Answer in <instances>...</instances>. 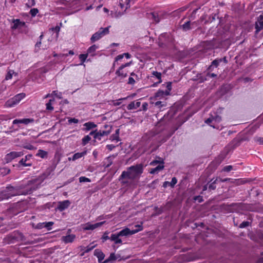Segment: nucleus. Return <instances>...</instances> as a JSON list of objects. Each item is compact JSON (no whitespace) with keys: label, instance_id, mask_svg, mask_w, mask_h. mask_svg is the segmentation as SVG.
I'll return each mask as SVG.
<instances>
[{"label":"nucleus","instance_id":"nucleus-39","mask_svg":"<svg viewBox=\"0 0 263 263\" xmlns=\"http://www.w3.org/2000/svg\"><path fill=\"white\" fill-rule=\"evenodd\" d=\"M165 95V91H163L162 90H159L156 93L155 97L157 98H161L164 97Z\"/></svg>","mask_w":263,"mask_h":263},{"label":"nucleus","instance_id":"nucleus-6","mask_svg":"<svg viewBox=\"0 0 263 263\" xmlns=\"http://www.w3.org/2000/svg\"><path fill=\"white\" fill-rule=\"evenodd\" d=\"M24 155L22 152H11L6 154L4 158L6 163H8L14 159L22 156Z\"/></svg>","mask_w":263,"mask_h":263},{"label":"nucleus","instance_id":"nucleus-4","mask_svg":"<svg viewBox=\"0 0 263 263\" xmlns=\"http://www.w3.org/2000/svg\"><path fill=\"white\" fill-rule=\"evenodd\" d=\"M110 26L105 28H101L98 31L94 33L90 38L92 43L98 41L103 36L109 33V28Z\"/></svg>","mask_w":263,"mask_h":263},{"label":"nucleus","instance_id":"nucleus-54","mask_svg":"<svg viewBox=\"0 0 263 263\" xmlns=\"http://www.w3.org/2000/svg\"><path fill=\"white\" fill-rule=\"evenodd\" d=\"M135 82H136V81H135V79L132 77H130L128 78L127 84H129V85H133L135 84Z\"/></svg>","mask_w":263,"mask_h":263},{"label":"nucleus","instance_id":"nucleus-56","mask_svg":"<svg viewBox=\"0 0 263 263\" xmlns=\"http://www.w3.org/2000/svg\"><path fill=\"white\" fill-rule=\"evenodd\" d=\"M155 106H158L159 108L165 106V103H163L161 101H157L155 103Z\"/></svg>","mask_w":263,"mask_h":263},{"label":"nucleus","instance_id":"nucleus-62","mask_svg":"<svg viewBox=\"0 0 263 263\" xmlns=\"http://www.w3.org/2000/svg\"><path fill=\"white\" fill-rule=\"evenodd\" d=\"M140 231V229H134V230H130L129 229V235H133V234H135L139 232Z\"/></svg>","mask_w":263,"mask_h":263},{"label":"nucleus","instance_id":"nucleus-40","mask_svg":"<svg viewBox=\"0 0 263 263\" xmlns=\"http://www.w3.org/2000/svg\"><path fill=\"white\" fill-rule=\"evenodd\" d=\"M98 48V46L96 45H93L88 48L87 50V52L88 53H94L96 49Z\"/></svg>","mask_w":263,"mask_h":263},{"label":"nucleus","instance_id":"nucleus-14","mask_svg":"<svg viewBox=\"0 0 263 263\" xmlns=\"http://www.w3.org/2000/svg\"><path fill=\"white\" fill-rule=\"evenodd\" d=\"M105 223V221L96 223L95 224H91L88 222L85 224V226L84 228V229L85 230H93L99 227H101Z\"/></svg>","mask_w":263,"mask_h":263},{"label":"nucleus","instance_id":"nucleus-51","mask_svg":"<svg viewBox=\"0 0 263 263\" xmlns=\"http://www.w3.org/2000/svg\"><path fill=\"white\" fill-rule=\"evenodd\" d=\"M194 200L201 203L203 201V197L200 195L196 196L194 197Z\"/></svg>","mask_w":263,"mask_h":263},{"label":"nucleus","instance_id":"nucleus-47","mask_svg":"<svg viewBox=\"0 0 263 263\" xmlns=\"http://www.w3.org/2000/svg\"><path fill=\"white\" fill-rule=\"evenodd\" d=\"M80 182H90V179L84 176H82L79 178Z\"/></svg>","mask_w":263,"mask_h":263},{"label":"nucleus","instance_id":"nucleus-25","mask_svg":"<svg viewBox=\"0 0 263 263\" xmlns=\"http://www.w3.org/2000/svg\"><path fill=\"white\" fill-rule=\"evenodd\" d=\"M86 154H87L86 151H84L81 153H77L73 155L71 160L72 161H75L78 159H80V158L84 157V156H85L86 155ZM68 159L69 160H71L70 158H69Z\"/></svg>","mask_w":263,"mask_h":263},{"label":"nucleus","instance_id":"nucleus-49","mask_svg":"<svg viewBox=\"0 0 263 263\" xmlns=\"http://www.w3.org/2000/svg\"><path fill=\"white\" fill-rule=\"evenodd\" d=\"M87 57V54H81L79 55V59L81 62L83 63L86 61Z\"/></svg>","mask_w":263,"mask_h":263},{"label":"nucleus","instance_id":"nucleus-58","mask_svg":"<svg viewBox=\"0 0 263 263\" xmlns=\"http://www.w3.org/2000/svg\"><path fill=\"white\" fill-rule=\"evenodd\" d=\"M44 224H45L44 222H40L37 224V225L36 226V228L37 229H42L43 228H45Z\"/></svg>","mask_w":263,"mask_h":263},{"label":"nucleus","instance_id":"nucleus-36","mask_svg":"<svg viewBox=\"0 0 263 263\" xmlns=\"http://www.w3.org/2000/svg\"><path fill=\"white\" fill-rule=\"evenodd\" d=\"M128 179H128V177H125L124 178H122L121 177V175L120 176L119 178V181H120L122 185H127V184H129V181L128 180Z\"/></svg>","mask_w":263,"mask_h":263},{"label":"nucleus","instance_id":"nucleus-22","mask_svg":"<svg viewBox=\"0 0 263 263\" xmlns=\"http://www.w3.org/2000/svg\"><path fill=\"white\" fill-rule=\"evenodd\" d=\"M141 105V102L140 101H133L130 102L127 106V109L128 110H133L138 108L140 107Z\"/></svg>","mask_w":263,"mask_h":263},{"label":"nucleus","instance_id":"nucleus-17","mask_svg":"<svg viewBox=\"0 0 263 263\" xmlns=\"http://www.w3.org/2000/svg\"><path fill=\"white\" fill-rule=\"evenodd\" d=\"M194 25H197L196 22H194L191 23L190 21H187L181 26V28L184 31H186L192 29L193 28L192 26H193Z\"/></svg>","mask_w":263,"mask_h":263},{"label":"nucleus","instance_id":"nucleus-3","mask_svg":"<svg viewBox=\"0 0 263 263\" xmlns=\"http://www.w3.org/2000/svg\"><path fill=\"white\" fill-rule=\"evenodd\" d=\"M104 128L108 129L106 130H100L99 131H98L97 130H93L90 133L89 135L93 136V138L95 139L101 140L102 137L107 136L110 133L112 126L109 125L105 124L104 126Z\"/></svg>","mask_w":263,"mask_h":263},{"label":"nucleus","instance_id":"nucleus-63","mask_svg":"<svg viewBox=\"0 0 263 263\" xmlns=\"http://www.w3.org/2000/svg\"><path fill=\"white\" fill-rule=\"evenodd\" d=\"M255 141L259 144H263V137H257L255 139Z\"/></svg>","mask_w":263,"mask_h":263},{"label":"nucleus","instance_id":"nucleus-34","mask_svg":"<svg viewBox=\"0 0 263 263\" xmlns=\"http://www.w3.org/2000/svg\"><path fill=\"white\" fill-rule=\"evenodd\" d=\"M10 173V170L7 167H0V173L3 176H5Z\"/></svg>","mask_w":263,"mask_h":263},{"label":"nucleus","instance_id":"nucleus-43","mask_svg":"<svg viewBox=\"0 0 263 263\" xmlns=\"http://www.w3.org/2000/svg\"><path fill=\"white\" fill-rule=\"evenodd\" d=\"M127 99V97L123 98H120L118 100H114L112 101V104L114 106H119L121 104V101L122 100H125Z\"/></svg>","mask_w":263,"mask_h":263},{"label":"nucleus","instance_id":"nucleus-57","mask_svg":"<svg viewBox=\"0 0 263 263\" xmlns=\"http://www.w3.org/2000/svg\"><path fill=\"white\" fill-rule=\"evenodd\" d=\"M155 210L157 212L158 215L161 214L163 212V210L162 208H158L157 206L155 207Z\"/></svg>","mask_w":263,"mask_h":263},{"label":"nucleus","instance_id":"nucleus-37","mask_svg":"<svg viewBox=\"0 0 263 263\" xmlns=\"http://www.w3.org/2000/svg\"><path fill=\"white\" fill-rule=\"evenodd\" d=\"M166 90H165V95L168 96L170 94V91L172 90V82H168L166 83Z\"/></svg>","mask_w":263,"mask_h":263},{"label":"nucleus","instance_id":"nucleus-7","mask_svg":"<svg viewBox=\"0 0 263 263\" xmlns=\"http://www.w3.org/2000/svg\"><path fill=\"white\" fill-rule=\"evenodd\" d=\"M25 96V93H21L15 96L11 100L7 101V104L10 106H12L17 103H18Z\"/></svg>","mask_w":263,"mask_h":263},{"label":"nucleus","instance_id":"nucleus-5","mask_svg":"<svg viewBox=\"0 0 263 263\" xmlns=\"http://www.w3.org/2000/svg\"><path fill=\"white\" fill-rule=\"evenodd\" d=\"M217 114V112L215 113V115L214 116L211 114L210 117L205 120V123L213 128L219 129V126L212 123L213 121L215 123H219L222 120L221 117L218 115Z\"/></svg>","mask_w":263,"mask_h":263},{"label":"nucleus","instance_id":"nucleus-27","mask_svg":"<svg viewBox=\"0 0 263 263\" xmlns=\"http://www.w3.org/2000/svg\"><path fill=\"white\" fill-rule=\"evenodd\" d=\"M152 74L153 76L155 77L158 80V82H156L153 84V86H156L158 84L162 82L161 80V73L159 72L154 71L152 72Z\"/></svg>","mask_w":263,"mask_h":263},{"label":"nucleus","instance_id":"nucleus-45","mask_svg":"<svg viewBox=\"0 0 263 263\" xmlns=\"http://www.w3.org/2000/svg\"><path fill=\"white\" fill-rule=\"evenodd\" d=\"M35 4V0H28L26 4V6L28 8H31L32 6H34Z\"/></svg>","mask_w":263,"mask_h":263},{"label":"nucleus","instance_id":"nucleus-60","mask_svg":"<svg viewBox=\"0 0 263 263\" xmlns=\"http://www.w3.org/2000/svg\"><path fill=\"white\" fill-rule=\"evenodd\" d=\"M198 10V8L194 9L192 12L191 15L190 16V18H194Z\"/></svg>","mask_w":263,"mask_h":263},{"label":"nucleus","instance_id":"nucleus-11","mask_svg":"<svg viewBox=\"0 0 263 263\" xmlns=\"http://www.w3.org/2000/svg\"><path fill=\"white\" fill-rule=\"evenodd\" d=\"M255 28L256 29V34L258 33L263 29V17L261 15L257 18V20L255 23Z\"/></svg>","mask_w":263,"mask_h":263},{"label":"nucleus","instance_id":"nucleus-30","mask_svg":"<svg viewBox=\"0 0 263 263\" xmlns=\"http://www.w3.org/2000/svg\"><path fill=\"white\" fill-rule=\"evenodd\" d=\"M222 61V59H216L212 62V64L209 66V69L212 70V67L213 66L215 67H217L219 64Z\"/></svg>","mask_w":263,"mask_h":263},{"label":"nucleus","instance_id":"nucleus-41","mask_svg":"<svg viewBox=\"0 0 263 263\" xmlns=\"http://www.w3.org/2000/svg\"><path fill=\"white\" fill-rule=\"evenodd\" d=\"M45 228H46L47 230H51V227L53 225L54 222L52 221L44 222Z\"/></svg>","mask_w":263,"mask_h":263},{"label":"nucleus","instance_id":"nucleus-18","mask_svg":"<svg viewBox=\"0 0 263 263\" xmlns=\"http://www.w3.org/2000/svg\"><path fill=\"white\" fill-rule=\"evenodd\" d=\"M164 168V161L161 162V164H159L155 168H151L149 173L151 174H155L158 173L160 171L162 170Z\"/></svg>","mask_w":263,"mask_h":263},{"label":"nucleus","instance_id":"nucleus-46","mask_svg":"<svg viewBox=\"0 0 263 263\" xmlns=\"http://www.w3.org/2000/svg\"><path fill=\"white\" fill-rule=\"evenodd\" d=\"M39 12L37 8H32L30 10V14L32 17H34Z\"/></svg>","mask_w":263,"mask_h":263},{"label":"nucleus","instance_id":"nucleus-32","mask_svg":"<svg viewBox=\"0 0 263 263\" xmlns=\"http://www.w3.org/2000/svg\"><path fill=\"white\" fill-rule=\"evenodd\" d=\"M47 155H48V153L46 151H45L42 149H39L37 151V153L36 155L38 157L42 158H45L47 157Z\"/></svg>","mask_w":263,"mask_h":263},{"label":"nucleus","instance_id":"nucleus-20","mask_svg":"<svg viewBox=\"0 0 263 263\" xmlns=\"http://www.w3.org/2000/svg\"><path fill=\"white\" fill-rule=\"evenodd\" d=\"M177 183V179L176 177H173L171 182L164 181L163 184V187L164 188L170 186L172 188H174L176 184Z\"/></svg>","mask_w":263,"mask_h":263},{"label":"nucleus","instance_id":"nucleus-38","mask_svg":"<svg viewBox=\"0 0 263 263\" xmlns=\"http://www.w3.org/2000/svg\"><path fill=\"white\" fill-rule=\"evenodd\" d=\"M91 140V138L89 135L84 136L82 139V144L83 146L86 145Z\"/></svg>","mask_w":263,"mask_h":263},{"label":"nucleus","instance_id":"nucleus-61","mask_svg":"<svg viewBox=\"0 0 263 263\" xmlns=\"http://www.w3.org/2000/svg\"><path fill=\"white\" fill-rule=\"evenodd\" d=\"M107 161L108 162V163L105 166L106 168L109 167L112 163L111 157H107Z\"/></svg>","mask_w":263,"mask_h":263},{"label":"nucleus","instance_id":"nucleus-52","mask_svg":"<svg viewBox=\"0 0 263 263\" xmlns=\"http://www.w3.org/2000/svg\"><path fill=\"white\" fill-rule=\"evenodd\" d=\"M108 232H105L103 236H102V238L101 239H102L103 241H105L109 239H110V238L108 237Z\"/></svg>","mask_w":263,"mask_h":263},{"label":"nucleus","instance_id":"nucleus-15","mask_svg":"<svg viewBox=\"0 0 263 263\" xmlns=\"http://www.w3.org/2000/svg\"><path fill=\"white\" fill-rule=\"evenodd\" d=\"M34 122L33 119L24 118L22 119H15L13 121V124H24L27 125Z\"/></svg>","mask_w":263,"mask_h":263},{"label":"nucleus","instance_id":"nucleus-33","mask_svg":"<svg viewBox=\"0 0 263 263\" xmlns=\"http://www.w3.org/2000/svg\"><path fill=\"white\" fill-rule=\"evenodd\" d=\"M54 102V99H50L49 102L46 104V109L50 111H52L53 110V107L52 106V103Z\"/></svg>","mask_w":263,"mask_h":263},{"label":"nucleus","instance_id":"nucleus-16","mask_svg":"<svg viewBox=\"0 0 263 263\" xmlns=\"http://www.w3.org/2000/svg\"><path fill=\"white\" fill-rule=\"evenodd\" d=\"M94 255L96 256L98 259V262L99 263H102L103 260L104 259L105 254L100 249H96L94 251Z\"/></svg>","mask_w":263,"mask_h":263},{"label":"nucleus","instance_id":"nucleus-2","mask_svg":"<svg viewBox=\"0 0 263 263\" xmlns=\"http://www.w3.org/2000/svg\"><path fill=\"white\" fill-rule=\"evenodd\" d=\"M28 192L21 191L17 186H13L11 185L7 186L6 190L2 193L3 199H8L12 197L20 195H26Z\"/></svg>","mask_w":263,"mask_h":263},{"label":"nucleus","instance_id":"nucleus-48","mask_svg":"<svg viewBox=\"0 0 263 263\" xmlns=\"http://www.w3.org/2000/svg\"><path fill=\"white\" fill-rule=\"evenodd\" d=\"M124 58V55H123V54H119L118 55H117L116 58H115V60L113 63V65H112V67H114L115 66V64H116V62H117V61H120L121 60H122L123 58Z\"/></svg>","mask_w":263,"mask_h":263},{"label":"nucleus","instance_id":"nucleus-55","mask_svg":"<svg viewBox=\"0 0 263 263\" xmlns=\"http://www.w3.org/2000/svg\"><path fill=\"white\" fill-rule=\"evenodd\" d=\"M233 169V166L232 165H227L223 167L222 171L224 172H229L231 171Z\"/></svg>","mask_w":263,"mask_h":263},{"label":"nucleus","instance_id":"nucleus-9","mask_svg":"<svg viewBox=\"0 0 263 263\" xmlns=\"http://www.w3.org/2000/svg\"><path fill=\"white\" fill-rule=\"evenodd\" d=\"M12 23H13V25L11 26V29L13 30L27 27L26 23L25 22L21 21L20 19H13L12 20Z\"/></svg>","mask_w":263,"mask_h":263},{"label":"nucleus","instance_id":"nucleus-24","mask_svg":"<svg viewBox=\"0 0 263 263\" xmlns=\"http://www.w3.org/2000/svg\"><path fill=\"white\" fill-rule=\"evenodd\" d=\"M120 237L118 233L112 234L110 239L111 241H114L115 244H120L122 243L121 239L119 238Z\"/></svg>","mask_w":263,"mask_h":263},{"label":"nucleus","instance_id":"nucleus-10","mask_svg":"<svg viewBox=\"0 0 263 263\" xmlns=\"http://www.w3.org/2000/svg\"><path fill=\"white\" fill-rule=\"evenodd\" d=\"M70 202L68 200H65L58 202L57 209L60 212L64 211L67 209L70 205Z\"/></svg>","mask_w":263,"mask_h":263},{"label":"nucleus","instance_id":"nucleus-21","mask_svg":"<svg viewBox=\"0 0 263 263\" xmlns=\"http://www.w3.org/2000/svg\"><path fill=\"white\" fill-rule=\"evenodd\" d=\"M116 74L121 78H124L127 76V71L119 67L118 69L116 71Z\"/></svg>","mask_w":263,"mask_h":263},{"label":"nucleus","instance_id":"nucleus-53","mask_svg":"<svg viewBox=\"0 0 263 263\" xmlns=\"http://www.w3.org/2000/svg\"><path fill=\"white\" fill-rule=\"evenodd\" d=\"M250 224V222L249 221H243L242 222L239 226L240 228H244L247 227Z\"/></svg>","mask_w":263,"mask_h":263},{"label":"nucleus","instance_id":"nucleus-50","mask_svg":"<svg viewBox=\"0 0 263 263\" xmlns=\"http://www.w3.org/2000/svg\"><path fill=\"white\" fill-rule=\"evenodd\" d=\"M162 161H164L163 160H153L152 162H151L149 164L152 166H155L158 164V165L159 164H161Z\"/></svg>","mask_w":263,"mask_h":263},{"label":"nucleus","instance_id":"nucleus-12","mask_svg":"<svg viewBox=\"0 0 263 263\" xmlns=\"http://www.w3.org/2000/svg\"><path fill=\"white\" fill-rule=\"evenodd\" d=\"M213 179H212L211 180L210 182H211L209 186H208V189L209 190L211 191V190H214L216 189V183H217V182L219 180L220 182H226V181H227L228 180H229V178H225L224 179H222L220 178H217L215 180H214V181H213Z\"/></svg>","mask_w":263,"mask_h":263},{"label":"nucleus","instance_id":"nucleus-44","mask_svg":"<svg viewBox=\"0 0 263 263\" xmlns=\"http://www.w3.org/2000/svg\"><path fill=\"white\" fill-rule=\"evenodd\" d=\"M51 95L52 96L57 97L59 99H61L62 98V92H59L57 90H54L52 92Z\"/></svg>","mask_w":263,"mask_h":263},{"label":"nucleus","instance_id":"nucleus-19","mask_svg":"<svg viewBox=\"0 0 263 263\" xmlns=\"http://www.w3.org/2000/svg\"><path fill=\"white\" fill-rule=\"evenodd\" d=\"M76 238V235L74 234H70L67 235L65 236H63L62 238V240L63 241H64L65 243H70L73 241Z\"/></svg>","mask_w":263,"mask_h":263},{"label":"nucleus","instance_id":"nucleus-35","mask_svg":"<svg viewBox=\"0 0 263 263\" xmlns=\"http://www.w3.org/2000/svg\"><path fill=\"white\" fill-rule=\"evenodd\" d=\"M116 259V257L114 253H112L110 254L109 257L103 261L102 263H108L111 261L115 260Z\"/></svg>","mask_w":263,"mask_h":263},{"label":"nucleus","instance_id":"nucleus-8","mask_svg":"<svg viewBox=\"0 0 263 263\" xmlns=\"http://www.w3.org/2000/svg\"><path fill=\"white\" fill-rule=\"evenodd\" d=\"M161 15V13L156 11L147 13V17L153 20L155 23H158L160 21L162 18Z\"/></svg>","mask_w":263,"mask_h":263},{"label":"nucleus","instance_id":"nucleus-29","mask_svg":"<svg viewBox=\"0 0 263 263\" xmlns=\"http://www.w3.org/2000/svg\"><path fill=\"white\" fill-rule=\"evenodd\" d=\"M17 76V73L15 72L13 70L8 69L7 73L5 77L6 80H11L12 78L13 75Z\"/></svg>","mask_w":263,"mask_h":263},{"label":"nucleus","instance_id":"nucleus-28","mask_svg":"<svg viewBox=\"0 0 263 263\" xmlns=\"http://www.w3.org/2000/svg\"><path fill=\"white\" fill-rule=\"evenodd\" d=\"M84 126L85 127V129L87 131L97 127V125L92 122H86L84 123Z\"/></svg>","mask_w":263,"mask_h":263},{"label":"nucleus","instance_id":"nucleus-42","mask_svg":"<svg viewBox=\"0 0 263 263\" xmlns=\"http://www.w3.org/2000/svg\"><path fill=\"white\" fill-rule=\"evenodd\" d=\"M96 247V245L90 246H88L86 247H85V250L84 252H83V253H82L81 256H83L84 255V253H88L93 249V248Z\"/></svg>","mask_w":263,"mask_h":263},{"label":"nucleus","instance_id":"nucleus-23","mask_svg":"<svg viewBox=\"0 0 263 263\" xmlns=\"http://www.w3.org/2000/svg\"><path fill=\"white\" fill-rule=\"evenodd\" d=\"M132 0H120L119 5L122 9H125L126 10L127 8H129L130 3Z\"/></svg>","mask_w":263,"mask_h":263},{"label":"nucleus","instance_id":"nucleus-1","mask_svg":"<svg viewBox=\"0 0 263 263\" xmlns=\"http://www.w3.org/2000/svg\"><path fill=\"white\" fill-rule=\"evenodd\" d=\"M143 165L142 163L130 166L127 171L122 172L121 177H128L129 180H134L139 178L143 172Z\"/></svg>","mask_w":263,"mask_h":263},{"label":"nucleus","instance_id":"nucleus-64","mask_svg":"<svg viewBox=\"0 0 263 263\" xmlns=\"http://www.w3.org/2000/svg\"><path fill=\"white\" fill-rule=\"evenodd\" d=\"M148 103L146 102H144L142 104V110L144 111H146L147 109Z\"/></svg>","mask_w":263,"mask_h":263},{"label":"nucleus","instance_id":"nucleus-31","mask_svg":"<svg viewBox=\"0 0 263 263\" xmlns=\"http://www.w3.org/2000/svg\"><path fill=\"white\" fill-rule=\"evenodd\" d=\"M129 229L128 228H124V229L120 231L118 233L119 234L120 237L122 236H127L129 235Z\"/></svg>","mask_w":263,"mask_h":263},{"label":"nucleus","instance_id":"nucleus-26","mask_svg":"<svg viewBox=\"0 0 263 263\" xmlns=\"http://www.w3.org/2000/svg\"><path fill=\"white\" fill-rule=\"evenodd\" d=\"M120 129H117L115 131V133L112 134L110 137V140L112 141H116L117 142L120 140L119 138Z\"/></svg>","mask_w":263,"mask_h":263},{"label":"nucleus","instance_id":"nucleus-13","mask_svg":"<svg viewBox=\"0 0 263 263\" xmlns=\"http://www.w3.org/2000/svg\"><path fill=\"white\" fill-rule=\"evenodd\" d=\"M32 157V155H27L25 158H22L20 161L19 164L23 166H30L32 165V162H28L31 159Z\"/></svg>","mask_w":263,"mask_h":263},{"label":"nucleus","instance_id":"nucleus-59","mask_svg":"<svg viewBox=\"0 0 263 263\" xmlns=\"http://www.w3.org/2000/svg\"><path fill=\"white\" fill-rule=\"evenodd\" d=\"M68 122L69 123H78L79 122V120L77 119H76L74 118H69L68 119Z\"/></svg>","mask_w":263,"mask_h":263}]
</instances>
